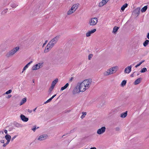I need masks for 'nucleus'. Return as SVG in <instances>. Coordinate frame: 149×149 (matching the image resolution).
<instances>
[{"label": "nucleus", "instance_id": "f257e3e1", "mask_svg": "<svg viewBox=\"0 0 149 149\" xmlns=\"http://www.w3.org/2000/svg\"><path fill=\"white\" fill-rule=\"evenodd\" d=\"M92 81L91 79H87L84 80L81 83L77 84L79 90L81 92H84L88 89L91 86Z\"/></svg>", "mask_w": 149, "mask_h": 149}, {"label": "nucleus", "instance_id": "f03ea898", "mask_svg": "<svg viewBox=\"0 0 149 149\" xmlns=\"http://www.w3.org/2000/svg\"><path fill=\"white\" fill-rule=\"evenodd\" d=\"M118 69V66L113 67L105 71L104 72V75L107 76L115 73L116 72Z\"/></svg>", "mask_w": 149, "mask_h": 149}, {"label": "nucleus", "instance_id": "7ed1b4c3", "mask_svg": "<svg viewBox=\"0 0 149 149\" xmlns=\"http://www.w3.org/2000/svg\"><path fill=\"white\" fill-rule=\"evenodd\" d=\"M19 49V47H17L13 48L8 52L6 54V56L7 57H9L13 56Z\"/></svg>", "mask_w": 149, "mask_h": 149}, {"label": "nucleus", "instance_id": "20e7f679", "mask_svg": "<svg viewBox=\"0 0 149 149\" xmlns=\"http://www.w3.org/2000/svg\"><path fill=\"white\" fill-rule=\"evenodd\" d=\"M98 21V19L97 18H92L89 19L88 24L90 26H94L97 24Z\"/></svg>", "mask_w": 149, "mask_h": 149}, {"label": "nucleus", "instance_id": "39448f33", "mask_svg": "<svg viewBox=\"0 0 149 149\" xmlns=\"http://www.w3.org/2000/svg\"><path fill=\"white\" fill-rule=\"evenodd\" d=\"M60 38L59 36H57L53 38L49 42L52 46H54L56 43Z\"/></svg>", "mask_w": 149, "mask_h": 149}, {"label": "nucleus", "instance_id": "423d86ee", "mask_svg": "<svg viewBox=\"0 0 149 149\" xmlns=\"http://www.w3.org/2000/svg\"><path fill=\"white\" fill-rule=\"evenodd\" d=\"M42 63H38L33 66L32 68V70H36L39 69L42 66Z\"/></svg>", "mask_w": 149, "mask_h": 149}, {"label": "nucleus", "instance_id": "0eeeda50", "mask_svg": "<svg viewBox=\"0 0 149 149\" xmlns=\"http://www.w3.org/2000/svg\"><path fill=\"white\" fill-rule=\"evenodd\" d=\"M106 129L105 127H102L97 130V133L99 135L102 134L105 132Z\"/></svg>", "mask_w": 149, "mask_h": 149}, {"label": "nucleus", "instance_id": "6e6552de", "mask_svg": "<svg viewBox=\"0 0 149 149\" xmlns=\"http://www.w3.org/2000/svg\"><path fill=\"white\" fill-rule=\"evenodd\" d=\"M53 46H52L49 43L46 46L44 50V52L47 53L48 52Z\"/></svg>", "mask_w": 149, "mask_h": 149}, {"label": "nucleus", "instance_id": "1a4fd4ad", "mask_svg": "<svg viewBox=\"0 0 149 149\" xmlns=\"http://www.w3.org/2000/svg\"><path fill=\"white\" fill-rule=\"evenodd\" d=\"M47 136V134H43L39 136L38 140L39 141H43L46 139Z\"/></svg>", "mask_w": 149, "mask_h": 149}, {"label": "nucleus", "instance_id": "9d476101", "mask_svg": "<svg viewBox=\"0 0 149 149\" xmlns=\"http://www.w3.org/2000/svg\"><path fill=\"white\" fill-rule=\"evenodd\" d=\"M132 68V65L128 66L125 69L124 72L126 73L129 74L131 71Z\"/></svg>", "mask_w": 149, "mask_h": 149}, {"label": "nucleus", "instance_id": "9b49d317", "mask_svg": "<svg viewBox=\"0 0 149 149\" xmlns=\"http://www.w3.org/2000/svg\"><path fill=\"white\" fill-rule=\"evenodd\" d=\"M80 92H81V91H80V90H79L77 85L76 87L74 88L72 91V93L74 94L79 93Z\"/></svg>", "mask_w": 149, "mask_h": 149}, {"label": "nucleus", "instance_id": "f8f14e48", "mask_svg": "<svg viewBox=\"0 0 149 149\" xmlns=\"http://www.w3.org/2000/svg\"><path fill=\"white\" fill-rule=\"evenodd\" d=\"M96 30V29H94L93 30L88 31L86 34V37H88L90 36L92 34L95 32Z\"/></svg>", "mask_w": 149, "mask_h": 149}, {"label": "nucleus", "instance_id": "ddd939ff", "mask_svg": "<svg viewBox=\"0 0 149 149\" xmlns=\"http://www.w3.org/2000/svg\"><path fill=\"white\" fill-rule=\"evenodd\" d=\"M20 118L24 122H26L29 120V118H28L26 117L23 114L20 115Z\"/></svg>", "mask_w": 149, "mask_h": 149}, {"label": "nucleus", "instance_id": "4468645a", "mask_svg": "<svg viewBox=\"0 0 149 149\" xmlns=\"http://www.w3.org/2000/svg\"><path fill=\"white\" fill-rule=\"evenodd\" d=\"M109 0H102V1L99 3V6L100 7L103 6L104 5L106 4Z\"/></svg>", "mask_w": 149, "mask_h": 149}, {"label": "nucleus", "instance_id": "2eb2a0df", "mask_svg": "<svg viewBox=\"0 0 149 149\" xmlns=\"http://www.w3.org/2000/svg\"><path fill=\"white\" fill-rule=\"evenodd\" d=\"M79 5V3H77L73 5L71 8L72 10H73L74 11H75L76 9L78 8V6Z\"/></svg>", "mask_w": 149, "mask_h": 149}, {"label": "nucleus", "instance_id": "dca6fc26", "mask_svg": "<svg viewBox=\"0 0 149 149\" xmlns=\"http://www.w3.org/2000/svg\"><path fill=\"white\" fill-rule=\"evenodd\" d=\"M142 80V78H139L137 79L134 82V84L135 85H137L139 83H140L141 82V80Z\"/></svg>", "mask_w": 149, "mask_h": 149}, {"label": "nucleus", "instance_id": "f3484780", "mask_svg": "<svg viewBox=\"0 0 149 149\" xmlns=\"http://www.w3.org/2000/svg\"><path fill=\"white\" fill-rule=\"evenodd\" d=\"M32 62V61H30L26 65L24 66V67L23 68V70L24 71L26 69H27L29 66L30 65Z\"/></svg>", "mask_w": 149, "mask_h": 149}, {"label": "nucleus", "instance_id": "a211bd4d", "mask_svg": "<svg viewBox=\"0 0 149 149\" xmlns=\"http://www.w3.org/2000/svg\"><path fill=\"white\" fill-rule=\"evenodd\" d=\"M140 8L139 7H138L135 10V13L139 15L140 13Z\"/></svg>", "mask_w": 149, "mask_h": 149}, {"label": "nucleus", "instance_id": "6ab92c4d", "mask_svg": "<svg viewBox=\"0 0 149 149\" xmlns=\"http://www.w3.org/2000/svg\"><path fill=\"white\" fill-rule=\"evenodd\" d=\"M127 115V111L125 112L122 113L121 114L120 117L122 118H124Z\"/></svg>", "mask_w": 149, "mask_h": 149}, {"label": "nucleus", "instance_id": "aec40b11", "mask_svg": "<svg viewBox=\"0 0 149 149\" xmlns=\"http://www.w3.org/2000/svg\"><path fill=\"white\" fill-rule=\"evenodd\" d=\"M26 101V98H23L22 100L21 101L20 103V105H22Z\"/></svg>", "mask_w": 149, "mask_h": 149}, {"label": "nucleus", "instance_id": "412c9836", "mask_svg": "<svg viewBox=\"0 0 149 149\" xmlns=\"http://www.w3.org/2000/svg\"><path fill=\"white\" fill-rule=\"evenodd\" d=\"M5 138L7 141H10L11 139V136L10 135L7 134L5 136Z\"/></svg>", "mask_w": 149, "mask_h": 149}, {"label": "nucleus", "instance_id": "4be33fe9", "mask_svg": "<svg viewBox=\"0 0 149 149\" xmlns=\"http://www.w3.org/2000/svg\"><path fill=\"white\" fill-rule=\"evenodd\" d=\"M58 80V79H55L54 81H52L51 86H53L54 87L55 85L57 82Z\"/></svg>", "mask_w": 149, "mask_h": 149}, {"label": "nucleus", "instance_id": "5701e85b", "mask_svg": "<svg viewBox=\"0 0 149 149\" xmlns=\"http://www.w3.org/2000/svg\"><path fill=\"white\" fill-rule=\"evenodd\" d=\"M149 40H146L145 42L143 43V44L144 47H146L149 44Z\"/></svg>", "mask_w": 149, "mask_h": 149}, {"label": "nucleus", "instance_id": "b1692460", "mask_svg": "<svg viewBox=\"0 0 149 149\" xmlns=\"http://www.w3.org/2000/svg\"><path fill=\"white\" fill-rule=\"evenodd\" d=\"M147 6H145L143 7L141 9V11L142 13H144L145 12L147 9Z\"/></svg>", "mask_w": 149, "mask_h": 149}, {"label": "nucleus", "instance_id": "393cba45", "mask_svg": "<svg viewBox=\"0 0 149 149\" xmlns=\"http://www.w3.org/2000/svg\"><path fill=\"white\" fill-rule=\"evenodd\" d=\"M69 84L68 83H67L63 87H62L61 88V91H63L66 88L68 87L69 86Z\"/></svg>", "mask_w": 149, "mask_h": 149}, {"label": "nucleus", "instance_id": "a878e982", "mask_svg": "<svg viewBox=\"0 0 149 149\" xmlns=\"http://www.w3.org/2000/svg\"><path fill=\"white\" fill-rule=\"evenodd\" d=\"M75 11H74L72 9V8L68 12H67V15H70L74 13Z\"/></svg>", "mask_w": 149, "mask_h": 149}, {"label": "nucleus", "instance_id": "bb28decb", "mask_svg": "<svg viewBox=\"0 0 149 149\" xmlns=\"http://www.w3.org/2000/svg\"><path fill=\"white\" fill-rule=\"evenodd\" d=\"M119 27H117L116 26H115L113 28L112 32L113 33H115L119 29Z\"/></svg>", "mask_w": 149, "mask_h": 149}, {"label": "nucleus", "instance_id": "cd10ccee", "mask_svg": "<svg viewBox=\"0 0 149 149\" xmlns=\"http://www.w3.org/2000/svg\"><path fill=\"white\" fill-rule=\"evenodd\" d=\"M127 3H125L121 8V10L123 11L126 8L127 6Z\"/></svg>", "mask_w": 149, "mask_h": 149}, {"label": "nucleus", "instance_id": "c85d7f7f", "mask_svg": "<svg viewBox=\"0 0 149 149\" xmlns=\"http://www.w3.org/2000/svg\"><path fill=\"white\" fill-rule=\"evenodd\" d=\"M10 6L12 8H15L18 6V5L15 3H12L10 4Z\"/></svg>", "mask_w": 149, "mask_h": 149}, {"label": "nucleus", "instance_id": "c756f323", "mask_svg": "<svg viewBox=\"0 0 149 149\" xmlns=\"http://www.w3.org/2000/svg\"><path fill=\"white\" fill-rule=\"evenodd\" d=\"M126 82L127 81L125 80L123 81L121 84V86L123 87L124 86L126 85Z\"/></svg>", "mask_w": 149, "mask_h": 149}, {"label": "nucleus", "instance_id": "7c9ffc66", "mask_svg": "<svg viewBox=\"0 0 149 149\" xmlns=\"http://www.w3.org/2000/svg\"><path fill=\"white\" fill-rule=\"evenodd\" d=\"M147 70V69L146 68H144L141 70L140 72H141L143 73L146 72Z\"/></svg>", "mask_w": 149, "mask_h": 149}, {"label": "nucleus", "instance_id": "2f4dec72", "mask_svg": "<svg viewBox=\"0 0 149 149\" xmlns=\"http://www.w3.org/2000/svg\"><path fill=\"white\" fill-rule=\"evenodd\" d=\"M82 114H83V115L81 116V117L82 119H83L85 117V116H86V112H82Z\"/></svg>", "mask_w": 149, "mask_h": 149}, {"label": "nucleus", "instance_id": "473e14b6", "mask_svg": "<svg viewBox=\"0 0 149 149\" xmlns=\"http://www.w3.org/2000/svg\"><path fill=\"white\" fill-rule=\"evenodd\" d=\"M144 62V60H143L141 61L140 62L139 64H137L135 66V67L136 68H137L138 66H139L141 64H142Z\"/></svg>", "mask_w": 149, "mask_h": 149}, {"label": "nucleus", "instance_id": "72a5a7b5", "mask_svg": "<svg viewBox=\"0 0 149 149\" xmlns=\"http://www.w3.org/2000/svg\"><path fill=\"white\" fill-rule=\"evenodd\" d=\"M15 125L16 127H22V125L18 123H16L15 124Z\"/></svg>", "mask_w": 149, "mask_h": 149}, {"label": "nucleus", "instance_id": "f704fd0d", "mask_svg": "<svg viewBox=\"0 0 149 149\" xmlns=\"http://www.w3.org/2000/svg\"><path fill=\"white\" fill-rule=\"evenodd\" d=\"M39 128V127H37L36 128V125H35L34 126V128H32L31 129V130L34 132L36 131V129H38V128Z\"/></svg>", "mask_w": 149, "mask_h": 149}, {"label": "nucleus", "instance_id": "c9c22d12", "mask_svg": "<svg viewBox=\"0 0 149 149\" xmlns=\"http://www.w3.org/2000/svg\"><path fill=\"white\" fill-rule=\"evenodd\" d=\"M7 9H5L2 11L1 13L2 14H4L7 12Z\"/></svg>", "mask_w": 149, "mask_h": 149}, {"label": "nucleus", "instance_id": "e433bc0d", "mask_svg": "<svg viewBox=\"0 0 149 149\" xmlns=\"http://www.w3.org/2000/svg\"><path fill=\"white\" fill-rule=\"evenodd\" d=\"M12 91L11 90H9L8 91H7L6 93L5 94H8L10 93Z\"/></svg>", "mask_w": 149, "mask_h": 149}, {"label": "nucleus", "instance_id": "4c0bfd02", "mask_svg": "<svg viewBox=\"0 0 149 149\" xmlns=\"http://www.w3.org/2000/svg\"><path fill=\"white\" fill-rule=\"evenodd\" d=\"M54 87L53 86H51L50 88H49V91H50V93L52 91V90L54 88Z\"/></svg>", "mask_w": 149, "mask_h": 149}, {"label": "nucleus", "instance_id": "58836bf2", "mask_svg": "<svg viewBox=\"0 0 149 149\" xmlns=\"http://www.w3.org/2000/svg\"><path fill=\"white\" fill-rule=\"evenodd\" d=\"M93 55L92 54H90L88 56V59L89 60H91V58L93 57Z\"/></svg>", "mask_w": 149, "mask_h": 149}, {"label": "nucleus", "instance_id": "ea45409f", "mask_svg": "<svg viewBox=\"0 0 149 149\" xmlns=\"http://www.w3.org/2000/svg\"><path fill=\"white\" fill-rule=\"evenodd\" d=\"M115 130L117 131H119L120 130V128L119 127H117L115 128Z\"/></svg>", "mask_w": 149, "mask_h": 149}, {"label": "nucleus", "instance_id": "a19ab883", "mask_svg": "<svg viewBox=\"0 0 149 149\" xmlns=\"http://www.w3.org/2000/svg\"><path fill=\"white\" fill-rule=\"evenodd\" d=\"M17 136H15L13 137L11 139V141H13L14 139H15Z\"/></svg>", "mask_w": 149, "mask_h": 149}, {"label": "nucleus", "instance_id": "79ce46f5", "mask_svg": "<svg viewBox=\"0 0 149 149\" xmlns=\"http://www.w3.org/2000/svg\"><path fill=\"white\" fill-rule=\"evenodd\" d=\"M47 40H46L45 41V43H44L43 44V45H42V47H44L45 45L47 43Z\"/></svg>", "mask_w": 149, "mask_h": 149}, {"label": "nucleus", "instance_id": "37998d69", "mask_svg": "<svg viewBox=\"0 0 149 149\" xmlns=\"http://www.w3.org/2000/svg\"><path fill=\"white\" fill-rule=\"evenodd\" d=\"M4 132L6 134V135L8 134V131L7 130H4Z\"/></svg>", "mask_w": 149, "mask_h": 149}, {"label": "nucleus", "instance_id": "c03bdc74", "mask_svg": "<svg viewBox=\"0 0 149 149\" xmlns=\"http://www.w3.org/2000/svg\"><path fill=\"white\" fill-rule=\"evenodd\" d=\"M136 72H134L133 74L131 75V77H133L134 74H136Z\"/></svg>", "mask_w": 149, "mask_h": 149}, {"label": "nucleus", "instance_id": "a18cd8bd", "mask_svg": "<svg viewBox=\"0 0 149 149\" xmlns=\"http://www.w3.org/2000/svg\"><path fill=\"white\" fill-rule=\"evenodd\" d=\"M0 142L1 143H4V141L3 140H1L0 141Z\"/></svg>", "mask_w": 149, "mask_h": 149}, {"label": "nucleus", "instance_id": "49530a36", "mask_svg": "<svg viewBox=\"0 0 149 149\" xmlns=\"http://www.w3.org/2000/svg\"><path fill=\"white\" fill-rule=\"evenodd\" d=\"M73 79V77H71L69 79V81L72 82Z\"/></svg>", "mask_w": 149, "mask_h": 149}, {"label": "nucleus", "instance_id": "de8ad7c7", "mask_svg": "<svg viewBox=\"0 0 149 149\" xmlns=\"http://www.w3.org/2000/svg\"><path fill=\"white\" fill-rule=\"evenodd\" d=\"M10 142V141H7L6 143H5L6 144V145H7Z\"/></svg>", "mask_w": 149, "mask_h": 149}, {"label": "nucleus", "instance_id": "09e8293b", "mask_svg": "<svg viewBox=\"0 0 149 149\" xmlns=\"http://www.w3.org/2000/svg\"><path fill=\"white\" fill-rule=\"evenodd\" d=\"M28 111L30 113H31L32 112V110H30L29 109H28Z\"/></svg>", "mask_w": 149, "mask_h": 149}, {"label": "nucleus", "instance_id": "8fccbe9b", "mask_svg": "<svg viewBox=\"0 0 149 149\" xmlns=\"http://www.w3.org/2000/svg\"><path fill=\"white\" fill-rule=\"evenodd\" d=\"M147 38L149 39V33H148V34H147Z\"/></svg>", "mask_w": 149, "mask_h": 149}, {"label": "nucleus", "instance_id": "3c124183", "mask_svg": "<svg viewBox=\"0 0 149 149\" xmlns=\"http://www.w3.org/2000/svg\"><path fill=\"white\" fill-rule=\"evenodd\" d=\"M6 144L5 143H4L3 145V147H5V146H6Z\"/></svg>", "mask_w": 149, "mask_h": 149}, {"label": "nucleus", "instance_id": "603ef678", "mask_svg": "<svg viewBox=\"0 0 149 149\" xmlns=\"http://www.w3.org/2000/svg\"><path fill=\"white\" fill-rule=\"evenodd\" d=\"M11 97V95H8V98H9L10 97Z\"/></svg>", "mask_w": 149, "mask_h": 149}, {"label": "nucleus", "instance_id": "864d4df0", "mask_svg": "<svg viewBox=\"0 0 149 149\" xmlns=\"http://www.w3.org/2000/svg\"><path fill=\"white\" fill-rule=\"evenodd\" d=\"M56 95V94L54 95H53L52 97L53 98L54 97H55Z\"/></svg>", "mask_w": 149, "mask_h": 149}, {"label": "nucleus", "instance_id": "5fc2aeb1", "mask_svg": "<svg viewBox=\"0 0 149 149\" xmlns=\"http://www.w3.org/2000/svg\"><path fill=\"white\" fill-rule=\"evenodd\" d=\"M47 100V102H50L51 101V99L50 98L49 99H48V100Z\"/></svg>", "mask_w": 149, "mask_h": 149}, {"label": "nucleus", "instance_id": "6e6d98bb", "mask_svg": "<svg viewBox=\"0 0 149 149\" xmlns=\"http://www.w3.org/2000/svg\"><path fill=\"white\" fill-rule=\"evenodd\" d=\"M90 149H96L95 147H93L91 148Z\"/></svg>", "mask_w": 149, "mask_h": 149}, {"label": "nucleus", "instance_id": "4d7b16f0", "mask_svg": "<svg viewBox=\"0 0 149 149\" xmlns=\"http://www.w3.org/2000/svg\"><path fill=\"white\" fill-rule=\"evenodd\" d=\"M2 133V134H3V131H0V134H1V133Z\"/></svg>", "mask_w": 149, "mask_h": 149}, {"label": "nucleus", "instance_id": "13d9d810", "mask_svg": "<svg viewBox=\"0 0 149 149\" xmlns=\"http://www.w3.org/2000/svg\"><path fill=\"white\" fill-rule=\"evenodd\" d=\"M36 109H37V108H36L35 109H33V111H35L36 110Z\"/></svg>", "mask_w": 149, "mask_h": 149}, {"label": "nucleus", "instance_id": "bf43d9fd", "mask_svg": "<svg viewBox=\"0 0 149 149\" xmlns=\"http://www.w3.org/2000/svg\"><path fill=\"white\" fill-rule=\"evenodd\" d=\"M49 102H47V100L45 102V104H46L47 103H48Z\"/></svg>", "mask_w": 149, "mask_h": 149}, {"label": "nucleus", "instance_id": "052dcab7", "mask_svg": "<svg viewBox=\"0 0 149 149\" xmlns=\"http://www.w3.org/2000/svg\"><path fill=\"white\" fill-rule=\"evenodd\" d=\"M50 99H51V100H52L53 98L52 97H51Z\"/></svg>", "mask_w": 149, "mask_h": 149}, {"label": "nucleus", "instance_id": "680f3d73", "mask_svg": "<svg viewBox=\"0 0 149 149\" xmlns=\"http://www.w3.org/2000/svg\"><path fill=\"white\" fill-rule=\"evenodd\" d=\"M136 74L137 75H139V73H137Z\"/></svg>", "mask_w": 149, "mask_h": 149}, {"label": "nucleus", "instance_id": "e2e57ef3", "mask_svg": "<svg viewBox=\"0 0 149 149\" xmlns=\"http://www.w3.org/2000/svg\"><path fill=\"white\" fill-rule=\"evenodd\" d=\"M24 71H23V70H22V73L24 72Z\"/></svg>", "mask_w": 149, "mask_h": 149}, {"label": "nucleus", "instance_id": "0e129e2a", "mask_svg": "<svg viewBox=\"0 0 149 149\" xmlns=\"http://www.w3.org/2000/svg\"><path fill=\"white\" fill-rule=\"evenodd\" d=\"M132 66H133L134 65V64H132Z\"/></svg>", "mask_w": 149, "mask_h": 149}]
</instances>
